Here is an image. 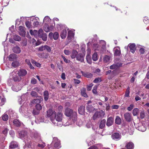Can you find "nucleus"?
Returning <instances> with one entry per match:
<instances>
[{
    "instance_id": "f257e3e1",
    "label": "nucleus",
    "mask_w": 149,
    "mask_h": 149,
    "mask_svg": "<svg viewBox=\"0 0 149 149\" xmlns=\"http://www.w3.org/2000/svg\"><path fill=\"white\" fill-rule=\"evenodd\" d=\"M54 117L51 118V121L55 125L61 127L63 125L62 120L63 118V114L61 112L56 113L53 115Z\"/></svg>"
},
{
    "instance_id": "f03ea898",
    "label": "nucleus",
    "mask_w": 149,
    "mask_h": 149,
    "mask_svg": "<svg viewBox=\"0 0 149 149\" xmlns=\"http://www.w3.org/2000/svg\"><path fill=\"white\" fill-rule=\"evenodd\" d=\"M65 114L68 117H71L74 121H75L77 119V113L76 111H73V110L69 108L66 109L65 111Z\"/></svg>"
},
{
    "instance_id": "7ed1b4c3",
    "label": "nucleus",
    "mask_w": 149,
    "mask_h": 149,
    "mask_svg": "<svg viewBox=\"0 0 149 149\" xmlns=\"http://www.w3.org/2000/svg\"><path fill=\"white\" fill-rule=\"evenodd\" d=\"M105 114L104 111L102 110H101L99 111H97L93 115V119L94 120L98 119H101L103 118Z\"/></svg>"
},
{
    "instance_id": "20e7f679",
    "label": "nucleus",
    "mask_w": 149,
    "mask_h": 149,
    "mask_svg": "<svg viewBox=\"0 0 149 149\" xmlns=\"http://www.w3.org/2000/svg\"><path fill=\"white\" fill-rule=\"evenodd\" d=\"M38 18H36L34 17H32L30 18V20L32 21V24L34 27H38L39 25V22L38 20H39Z\"/></svg>"
},
{
    "instance_id": "39448f33",
    "label": "nucleus",
    "mask_w": 149,
    "mask_h": 149,
    "mask_svg": "<svg viewBox=\"0 0 149 149\" xmlns=\"http://www.w3.org/2000/svg\"><path fill=\"white\" fill-rule=\"evenodd\" d=\"M27 74V71L24 69H20L17 71V74L21 77L26 76Z\"/></svg>"
},
{
    "instance_id": "423d86ee",
    "label": "nucleus",
    "mask_w": 149,
    "mask_h": 149,
    "mask_svg": "<svg viewBox=\"0 0 149 149\" xmlns=\"http://www.w3.org/2000/svg\"><path fill=\"white\" fill-rule=\"evenodd\" d=\"M52 143L54 144L55 148H59L61 147L60 141L56 137L53 138Z\"/></svg>"
},
{
    "instance_id": "0eeeda50",
    "label": "nucleus",
    "mask_w": 149,
    "mask_h": 149,
    "mask_svg": "<svg viewBox=\"0 0 149 149\" xmlns=\"http://www.w3.org/2000/svg\"><path fill=\"white\" fill-rule=\"evenodd\" d=\"M124 116L125 120L127 122H130L133 120L131 115L129 113L127 112L125 113Z\"/></svg>"
},
{
    "instance_id": "6e6552de",
    "label": "nucleus",
    "mask_w": 149,
    "mask_h": 149,
    "mask_svg": "<svg viewBox=\"0 0 149 149\" xmlns=\"http://www.w3.org/2000/svg\"><path fill=\"white\" fill-rule=\"evenodd\" d=\"M18 146V143L15 141L11 142L9 146V149H15L17 148Z\"/></svg>"
},
{
    "instance_id": "1a4fd4ad",
    "label": "nucleus",
    "mask_w": 149,
    "mask_h": 149,
    "mask_svg": "<svg viewBox=\"0 0 149 149\" xmlns=\"http://www.w3.org/2000/svg\"><path fill=\"white\" fill-rule=\"evenodd\" d=\"M19 33L20 36H24L26 33L24 27L22 26H20L19 27Z\"/></svg>"
},
{
    "instance_id": "9d476101",
    "label": "nucleus",
    "mask_w": 149,
    "mask_h": 149,
    "mask_svg": "<svg viewBox=\"0 0 149 149\" xmlns=\"http://www.w3.org/2000/svg\"><path fill=\"white\" fill-rule=\"evenodd\" d=\"M111 137L113 139L116 141L118 140L121 138V136L118 133H114L111 136Z\"/></svg>"
},
{
    "instance_id": "9b49d317",
    "label": "nucleus",
    "mask_w": 149,
    "mask_h": 149,
    "mask_svg": "<svg viewBox=\"0 0 149 149\" xmlns=\"http://www.w3.org/2000/svg\"><path fill=\"white\" fill-rule=\"evenodd\" d=\"M84 55L82 53H79L77 54L76 56L77 60L83 62L84 61Z\"/></svg>"
},
{
    "instance_id": "f8f14e48",
    "label": "nucleus",
    "mask_w": 149,
    "mask_h": 149,
    "mask_svg": "<svg viewBox=\"0 0 149 149\" xmlns=\"http://www.w3.org/2000/svg\"><path fill=\"white\" fill-rule=\"evenodd\" d=\"M137 128L139 130L142 132L145 131L146 130V127L141 123L138 124Z\"/></svg>"
},
{
    "instance_id": "ddd939ff",
    "label": "nucleus",
    "mask_w": 149,
    "mask_h": 149,
    "mask_svg": "<svg viewBox=\"0 0 149 149\" xmlns=\"http://www.w3.org/2000/svg\"><path fill=\"white\" fill-rule=\"evenodd\" d=\"M129 47L130 51L133 53H134L136 50V45L134 43H130L129 44Z\"/></svg>"
},
{
    "instance_id": "4468645a",
    "label": "nucleus",
    "mask_w": 149,
    "mask_h": 149,
    "mask_svg": "<svg viewBox=\"0 0 149 149\" xmlns=\"http://www.w3.org/2000/svg\"><path fill=\"white\" fill-rule=\"evenodd\" d=\"M55 111H53L52 109H49L47 111V117H51H51H53L55 113Z\"/></svg>"
},
{
    "instance_id": "2eb2a0df",
    "label": "nucleus",
    "mask_w": 149,
    "mask_h": 149,
    "mask_svg": "<svg viewBox=\"0 0 149 149\" xmlns=\"http://www.w3.org/2000/svg\"><path fill=\"white\" fill-rule=\"evenodd\" d=\"M13 123L14 125L17 127H19L23 125V123L17 119H15L13 120Z\"/></svg>"
},
{
    "instance_id": "dca6fc26",
    "label": "nucleus",
    "mask_w": 149,
    "mask_h": 149,
    "mask_svg": "<svg viewBox=\"0 0 149 149\" xmlns=\"http://www.w3.org/2000/svg\"><path fill=\"white\" fill-rule=\"evenodd\" d=\"M40 37H47V35L46 33H43V31L42 29H39L38 31V34Z\"/></svg>"
},
{
    "instance_id": "f3484780",
    "label": "nucleus",
    "mask_w": 149,
    "mask_h": 149,
    "mask_svg": "<svg viewBox=\"0 0 149 149\" xmlns=\"http://www.w3.org/2000/svg\"><path fill=\"white\" fill-rule=\"evenodd\" d=\"M45 25L44 26V29L46 32H48L51 30L53 29V26H51L50 27H49L48 24H44Z\"/></svg>"
},
{
    "instance_id": "a211bd4d",
    "label": "nucleus",
    "mask_w": 149,
    "mask_h": 149,
    "mask_svg": "<svg viewBox=\"0 0 149 149\" xmlns=\"http://www.w3.org/2000/svg\"><path fill=\"white\" fill-rule=\"evenodd\" d=\"M113 118L112 117H110L107 120V125L108 126H110L113 123Z\"/></svg>"
},
{
    "instance_id": "6ab92c4d",
    "label": "nucleus",
    "mask_w": 149,
    "mask_h": 149,
    "mask_svg": "<svg viewBox=\"0 0 149 149\" xmlns=\"http://www.w3.org/2000/svg\"><path fill=\"white\" fill-rule=\"evenodd\" d=\"M125 147L127 149H132L134 148V145L132 142H129L127 143Z\"/></svg>"
},
{
    "instance_id": "aec40b11",
    "label": "nucleus",
    "mask_w": 149,
    "mask_h": 149,
    "mask_svg": "<svg viewBox=\"0 0 149 149\" xmlns=\"http://www.w3.org/2000/svg\"><path fill=\"white\" fill-rule=\"evenodd\" d=\"M47 53H40L38 54V56L40 58H47L49 56Z\"/></svg>"
},
{
    "instance_id": "412c9836",
    "label": "nucleus",
    "mask_w": 149,
    "mask_h": 149,
    "mask_svg": "<svg viewBox=\"0 0 149 149\" xmlns=\"http://www.w3.org/2000/svg\"><path fill=\"white\" fill-rule=\"evenodd\" d=\"M51 20V19L48 16H46L44 19L43 23L44 24H48L50 22Z\"/></svg>"
},
{
    "instance_id": "4be33fe9",
    "label": "nucleus",
    "mask_w": 149,
    "mask_h": 149,
    "mask_svg": "<svg viewBox=\"0 0 149 149\" xmlns=\"http://www.w3.org/2000/svg\"><path fill=\"white\" fill-rule=\"evenodd\" d=\"M81 73L83 76L87 78L91 77L93 76L91 73L88 72H84L83 71H81Z\"/></svg>"
},
{
    "instance_id": "5701e85b",
    "label": "nucleus",
    "mask_w": 149,
    "mask_h": 149,
    "mask_svg": "<svg viewBox=\"0 0 149 149\" xmlns=\"http://www.w3.org/2000/svg\"><path fill=\"white\" fill-rule=\"evenodd\" d=\"M21 40V38H10L9 39V41L12 43H15V41H19Z\"/></svg>"
},
{
    "instance_id": "b1692460",
    "label": "nucleus",
    "mask_w": 149,
    "mask_h": 149,
    "mask_svg": "<svg viewBox=\"0 0 149 149\" xmlns=\"http://www.w3.org/2000/svg\"><path fill=\"white\" fill-rule=\"evenodd\" d=\"M78 112L79 114L81 115L84 114L85 112L84 107L83 106H80L78 109Z\"/></svg>"
},
{
    "instance_id": "393cba45",
    "label": "nucleus",
    "mask_w": 149,
    "mask_h": 149,
    "mask_svg": "<svg viewBox=\"0 0 149 149\" xmlns=\"http://www.w3.org/2000/svg\"><path fill=\"white\" fill-rule=\"evenodd\" d=\"M82 95L85 97H87L88 96L86 93V90L85 88H82L81 90Z\"/></svg>"
},
{
    "instance_id": "a878e982",
    "label": "nucleus",
    "mask_w": 149,
    "mask_h": 149,
    "mask_svg": "<svg viewBox=\"0 0 149 149\" xmlns=\"http://www.w3.org/2000/svg\"><path fill=\"white\" fill-rule=\"evenodd\" d=\"M74 30H68V36L67 37H72L74 36Z\"/></svg>"
},
{
    "instance_id": "bb28decb",
    "label": "nucleus",
    "mask_w": 149,
    "mask_h": 149,
    "mask_svg": "<svg viewBox=\"0 0 149 149\" xmlns=\"http://www.w3.org/2000/svg\"><path fill=\"white\" fill-rule=\"evenodd\" d=\"M13 52L16 53H19L21 52L20 49L18 46H16L13 47Z\"/></svg>"
},
{
    "instance_id": "cd10ccee",
    "label": "nucleus",
    "mask_w": 149,
    "mask_h": 149,
    "mask_svg": "<svg viewBox=\"0 0 149 149\" xmlns=\"http://www.w3.org/2000/svg\"><path fill=\"white\" fill-rule=\"evenodd\" d=\"M6 101V99L3 96H0V106L4 104Z\"/></svg>"
},
{
    "instance_id": "c85d7f7f",
    "label": "nucleus",
    "mask_w": 149,
    "mask_h": 149,
    "mask_svg": "<svg viewBox=\"0 0 149 149\" xmlns=\"http://www.w3.org/2000/svg\"><path fill=\"white\" fill-rule=\"evenodd\" d=\"M120 48L118 47V49L114 48V55L115 56H120Z\"/></svg>"
},
{
    "instance_id": "c756f323",
    "label": "nucleus",
    "mask_w": 149,
    "mask_h": 149,
    "mask_svg": "<svg viewBox=\"0 0 149 149\" xmlns=\"http://www.w3.org/2000/svg\"><path fill=\"white\" fill-rule=\"evenodd\" d=\"M17 58V55L14 54H10L8 57L10 61H12Z\"/></svg>"
},
{
    "instance_id": "7c9ffc66",
    "label": "nucleus",
    "mask_w": 149,
    "mask_h": 149,
    "mask_svg": "<svg viewBox=\"0 0 149 149\" xmlns=\"http://www.w3.org/2000/svg\"><path fill=\"white\" fill-rule=\"evenodd\" d=\"M29 32L31 35L32 36L36 37L37 35L38 31L36 30H34L33 31L32 30H30Z\"/></svg>"
},
{
    "instance_id": "2f4dec72",
    "label": "nucleus",
    "mask_w": 149,
    "mask_h": 149,
    "mask_svg": "<svg viewBox=\"0 0 149 149\" xmlns=\"http://www.w3.org/2000/svg\"><path fill=\"white\" fill-rule=\"evenodd\" d=\"M77 54L78 52L76 50H73L72 52V54L71 55V58L72 59L76 57Z\"/></svg>"
},
{
    "instance_id": "473e14b6",
    "label": "nucleus",
    "mask_w": 149,
    "mask_h": 149,
    "mask_svg": "<svg viewBox=\"0 0 149 149\" xmlns=\"http://www.w3.org/2000/svg\"><path fill=\"white\" fill-rule=\"evenodd\" d=\"M110 57L108 55H105L103 58V61L105 63H107L110 60Z\"/></svg>"
},
{
    "instance_id": "72a5a7b5",
    "label": "nucleus",
    "mask_w": 149,
    "mask_h": 149,
    "mask_svg": "<svg viewBox=\"0 0 149 149\" xmlns=\"http://www.w3.org/2000/svg\"><path fill=\"white\" fill-rule=\"evenodd\" d=\"M86 59L88 63L91 64L92 63V60L91 56L89 54H87L86 56Z\"/></svg>"
},
{
    "instance_id": "f704fd0d",
    "label": "nucleus",
    "mask_w": 149,
    "mask_h": 149,
    "mask_svg": "<svg viewBox=\"0 0 149 149\" xmlns=\"http://www.w3.org/2000/svg\"><path fill=\"white\" fill-rule=\"evenodd\" d=\"M67 31L66 29L63 30L61 32L60 36L61 37H66L67 36Z\"/></svg>"
},
{
    "instance_id": "c9c22d12",
    "label": "nucleus",
    "mask_w": 149,
    "mask_h": 149,
    "mask_svg": "<svg viewBox=\"0 0 149 149\" xmlns=\"http://www.w3.org/2000/svg\"><path fill=\"white\" fill-rule=\"evenodd\" d=\"M115 122L118 125H120L121 122V119L120 117L118 116H117L116 117Z\"/></svg>"
},
{
    "instance_id": "e433bc0d",
    "label": "nucleus",
    "mask_w": 149,
    "mask_h": 149,
    "mask_svg": "<svg viewBox=\"0 0 149 149\" xmlns=\"http://www.w3.org/2000/svg\"><path fill=\"white\" fill-rule=\"evenodd\" d=\"M49 93L47 91H45L44 92V98L45 101H47L49 98Z\"/></svg>"
},
{
    "instance_id": "4c0bfd02",
    "label": "nucleus",
    "mask_w": 149,
    "mask_h": 149,
    "mask_svg": "<svg viewBox=\"0 0 149 149\" xmlns=\"http://www.w3.org/2000/svg\"><path fill=\"white\" fill-rule=\"evenodd\" d=\"M86 108L88 111L90 112H92L94 110V108L92 105L89 104L87 105Z\"/></svg>"
},
{
    "instance_id": "58836bf2",
    "label": "nucleus",
    "mask_w": 149,
    "mask_h": 149,
    "mask_svg": "<svg viewBox=\"0 0 149 149\" xmlns=\"http://www.w3.org/2000/svg\"><path fill=\"white\" fill-rule=\"evenodd\" d=\"M21 77L18 75H15L13 77V80L15 81H19L21 80Z\"/></svg>"
},
{
    "instance_id": "ea45409f",
    "label": "nucleus",
    "mask_w": 149,
    "mask_h": 149,
    "mask_svg": "<svg viewBox=\"0 0 149 149\" xmlns=\"http://www.w3.org/2000/svg\"><path fill=\"white\" fill-rule=\"evenodd\" d=\"M31 61L32 63L34 64L37 67H41V64L39 63L36 62V61L33 59H31Z\"/></svg>"
},
{
    "instance_id": "a19ab883",
    "label": "nucleus",
    "mask_w": 149,
    "mask_h": 149,
    "mask_svg": "<svg viewBox=\"0 0 149 149\" xmlns=\"http://www.w3.org/2000/svg\"><path fill=\"white\" fill-rule=\"evenodd\" d=\"M105 122L106 120L105 119H103L101 120L99 126L100 128L102 129L104 127Z\"/></svg>"
},
{
    "instance_id": "79ce46f5",
    "label": "nucleus",
    "mask_w": 149,
    "mask_h": 149,
    "mask_svg": "<svg viewBox=\"0 0 149 149\" xmlns=\"http://www.w3.org/2000/svg\"><path fill=\"white\" fill-rule=\"evenodd\" d=\"M41 100L39 99H34L31 101V103L33 104H39L41 102Z\"/></svg>"
},
{
    "instance_id": "37998d69",
    "label": "nucleus",
    "mask_w": 149,
    "mask_h": 149,
    "mask_svg": "<svg viewBox=\"0 0 149 149\" xmlns=\"http://www.w3.org/2000/svg\"><path fill=\"white\" fill-rule=\"evenodd\" d=\"M139 113V109L137 108H134L132 111V114L134 116L137 115Z\"/></svg>"
},
{
    "instance_id": "c03bdc74",
    "label": "nucleus",
    "mask_w": 149,
    "mask_h": 149,
    "mask_svg": "<svg viewBox=\"0 0 149 149\" xmlns=\"http://www.w3.org/2000/svg\"><path fill=\"white\" fill-rule=\"evenodd\" d=\"M2 119L4 121H7L8 119V116L7 114H4L2 116Z\"/></svg>"
},
{
    "instance_id": "a18cd8bd",
    "label": "nucleus",
    "mask_w": 149,
    "mask_h": 149,
    "mask_svg": "<svg viewBox=\"0 0 149 149\" xmlns=\"http://www.w3.org/2000/svg\"><path fill=\"white\" fill-rule=\"evenodd\" d=\"M92 59L94 61H96L98 59L97 54L96 52L94 53L93 55Z\"/></svg>"
},
{
    "instance_id": "49530a36",
    "label": "nucleus",
    "mask_w": 149,
    "mask_h": 149,
    "mask_svg": "<svg viewBox=\"0 0 149 149\" xmlns=\"http://www.w3.org/2000/svg\"><path fill=\"white\" fill-rule=\"evenodd\" d=\"M14 28V26H11V27L9 28V30H10V31L12 32L11 33H8L7 35V37H12L13 36H14V35H13V33H12V29H13Z\"/></svg>"
},
{
    "instance_id": "de8ad7c7",
    "label": "nucleus",
    "mask_w": 149,
    "mask_h": 149,
    "mask_svg": "<svg viewBox=\"0 0 149 149\" xmlns=\"http://www.w3.org/2000/svg\"><path fill=\"white\" fill-rule=\"evenodd\" d=\"M19 65V63L17 61H15L12 62V66L16 68Z\"/></svg>"
},
{
    "instance_id": "09e8293b",
    "label": "nucleus",
    "mask_w": 149,
    "mask_h": 149,
    "mask_svg": "<svg viewBox=\"0 0 149 149\" xmlns=\"http://www.w3.org/2000/svg\"><path fill=\"white\" fill-rule=\"evenodd\" d=\"M130 93V88L129 87H128L127 88L126 91L125 92V97H128L129 96Z\"/></svg>"
},
{
    "instance_id": "8fccbe9b",
    "label": "nucleus",
    "mask_w": 149,
    "mask_h": 149,
    "mask_svg": "<svg viewBox=\"0 0 149 149\" xmlns=\"http://www.w3.org/2000/svg\"><path fill=\"white\" fill-rule=\"evenodd\" d=\"M36 109L39 111L41 110L42 109V106L40 104H37L36 105Z\"/></svg>"
},
{
    "instance_id": "3c124183",
    "label": "nucleus",
    "mask_w": 149,
    "mask_h": 149,
    "mask_svg": "<svg viewBox=\"0 0 149 149\" xmlns=\"http://www.w3.org/2000/svg\"><path fill=\"white\" fill-rule=\"evenodd\" d=\"M26 133L24 131H22L19 133V135L21 138H23L25 136Z\"/></svg>"
},
{
    "instance_id": "603ef678",
    "label": "nucleus",
    "mask_w": 149,
    "mask_h": 149,
    "mask_svg": "<svg viewBox=\"0 0 149 149\" xmlns=\"http://www.w3.org/2000/svg\"><path fill=\"white\" fill-rule=\"evenodd\" d=\"M102 80L100 78V77H97L93 81V82L95 83H97L98 82H100Z\"/></svg>"
},
{
    "instance_id": "864d4df0",
    "label": "nucleus",
    "mask_w": 149,
    "mask_h": 149,
    "mask_svg": "<svg viewBox=\"0 0 149 149\" xmlns=\"http://www.w3.org/2000/svg\"><path fill=\"white\" fill-rule=\"evenodd\" d=\"M12 90L15 91H18L20 90V88H17V86H13L11 87Z\"/></svg>"
},
{
    "instance_id": "5fc2aeb1",
    "label": "nucleus",
    "mask_w": 149,
    "mask_h": 149,
    "mask_svg": "<svg viewBox=\"0 0 149 149\" xmlns=\"http://www.w3.org/2000/svg\"><path fill=\"white\" fill-rule=\"evenodd\" d=\"M25 24L26 27L28 28H30L31 26V22L29 21H27L26 22Z\"/></svg>"
},
{
    "instance_id": "6e6d98bb",
    "label": "nucleus",
    "mask_w": 149,
    "mask_h": 149,
    "mask_svg": "<svg viewBox=\"0 0 149 149\" xmlns=\"http://www.w3.org/2000/svg\"><path fill=\"white\" fill-rule=\"evenodd\" d=\"M118 65L116 64H113L111 65L110 67V69H116L118 68Z\"/></svg>"
},
{
    "instance_id": "4d7b16f0",
    "label": "nucleus",
    "mask_w": 149,
    "mask_h": 149,
    "mask_svg": "<svg viewBox=\"0 0 149 149\" xmlns=\"http://www.w3.org/2000/svg\"><path fill=\"white\" fill-rule=\"evenodd\" d=\"M44 49L45 50H46L49 52H50L51 51L50 47L47 45H45Z\"/></svg>"
},
{
    "instance_id": "13d9d810",
    "label": "nucleus",
    "mask_w": 149,
    "mask_h": 149,
    "mask_svg": "<svg viewBox=\"0 0 149 149\" xmlns=\"http://www.w3.org/2000/svg\"><path fill=\"white\" fill-rule=\"evenodd\" d=\"M34 136L36 138H40V135L37 132H35L34 134Z\"/></svg>"
},
{
    "instance_id": "bf43d9fd",
    "label": "nucleus",
    "mask_w": 149,
    "mask_h": 149,
    "mask_svg": "<svg viewBox=\"0 0 149 149\" xmlns=\"http://www.w3.org/2000/svg\"><path fill=\"white\" fill-rule=\"evenodd\" d=\"M39 111L38 110H37L36 109H34L33 111V113L34 115H38L39 113Z\"/></svg>"
},
{
    "instance_id": "052dcab7",
    "label": "nucleus",
    "mask_w": 149,
    "mask_h": 149,
    "mask_svg": "<svg viewBox=\"0 0 149 149\" xmlns=\"http://www.w3.org/2000/svg\"><path fill=\"white\" fill-rule=\"evenodd\" d=\"M31 94L33 97H36L37 96V93L35 91H32L31 92Z\"/></svg>"
},
{
    "instance_id": "680f3d73",
    "label": "nucleus",
    "mask_w": 149,
    "mask_h": 149,
    "mask_svg": "<svg viewBox=\"0 0 149 149\" xmlns=\"http://www.w3.org/2000/svg\"><path fill=\"white\" fill-rule=\"evenodd\" d=\"M139 51L141 54H143L145 52V49L144 48L141 47Z\"/></svg>"
},
{
    "instance_id": "e2e57ef3",
    "label": "nucleus",
    "mask_w": 149,
    "mask_h": 149,
    "mask_svg": "<svg viewBox=\"0 0 149 149\" xmlns=\"http://www.w3.org/2000/svg\"><path fill=\"white\" fill-rule=\"evenodd\" d=\"M97 88L96 86H94V87L93 90H92V92L93 93L95 94H97Z\"/></svg>"
},
{
    "instance_id": "0e129e2a",
    "label": "nucleus",
    "mask_w": 149,
    "mask_h": 149,
    "mask_svg": "<svg viewBox=\"0 0 149 149\" xmlns=\"http://www.w3.org/2000/svg\"><path fill=\"white\" fill-rule=\"evenodd\" d=\"M31 83L33 84H35L37 83L36 80L34 78H32L31 81Z\"/></svg>"
},
{
    "instance_id": "69168bd1",
    "label": "nucleus",
    "mask_w": 149,
    "mask_h": 149,
    "mask_svg": "<svg viewBox=\"0 0 149 149\" xmlns=\"http://www.w3.org/2000/svg\"><path fill=\"white\" fill-rule=\"evenodd\" d=\"M133 107L134 104H130V106L127 108V109L129 111H130L133 109Z\"/></svg>"
},
{
    "instance_id": "338daca9",
    "label": "nucleus",
    "mask_w": 149,
    "mask_h": 149,
    "mask_svg": "<svg viewBox=\"0 0 149 149\" xmlns=\"http://www.w3.org/2000/svg\"><path fill=\"white\" fill-rule=\"evenodd\" d=\"M42 144H38V146L42 148H43L45 146V144L44 142L42 143Z\"/></svg>"
},
{
    "instance_id": "774afa93",
    "label": "nucleus",
    "mask_w": 149,
    "mask_h": 149,
    "mask_svg": "<svg viewBox=\"0 0 149 149\" xmlns=\"http://www.w3.org/2000/svg\"><path fill=\"white\" fill-rule=\"evenodd\" d=\"M93 86V84H91L89 86H88L87 88V89L88 91H90L91 90L92 88V87Z\"/></svg>"
}]
</instances>
